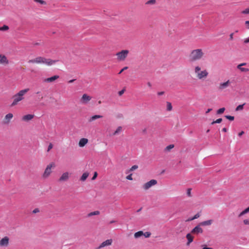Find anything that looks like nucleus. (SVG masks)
Listing matches in <instances>:
<instances>
[{
	"label": "nucleus",
	"instance_id": "f257e3e1",
	"mask_svg": "<svg viewBox=\"0 0 249 249\" xmlns=\"http://www.w3.org/2000/svg\"><path fill=\"white\" fill-rule=\"evenodd\" d=\"M204 53L201 49H197L192 50L189 55V61L190 62H194L202 58Z\"/></svg>",
	"mask_w": 249,
	"mask_h": 249
},
{
	"label": "nucleus",
	"instance_id": "f03ea898",
	"mask_svg": "<svg viewBox=\"0 0 249 249\" xmlns=\"http://www.w3.org/2000/svg\"><path fill=\"white\" fill-rule=\"evenodd\" d=\"M29 90V89H25L20 90L18 93L13 96L14 99L13 103L11 105V107H14L18 104V103L24 99L23 96Z\"/></svg>",
	"mask_w": 249,
	"mask_h": 249
},
{
	"label": "nucleus",
	"instance_id": "7ed1b4c3",
	"mask_svg": "<svg viewBox=\"0 0 249 249\" xmlns=\"http://www.w3.org/2000/svg\"><path fill=\"white\" fill-rule=\"evenodd\" d=\"M129 53L127 50H123L121 52H118L116 55L117 56V60L120 61H124L127 57Z\"/></svg>",
	"mask_w": 249,
	"mask_h": 249
},
{
	"label": "nucleus",
	"instance_id": "20e7f679",
	"mask_svg": "<svg viewBox=\"0 0 249 249\" xmlns=\"http://www.w3.org/2000/svg\"><path fill=\"white\" fill-rule=\"evenodd\" d=\"M55 167V164L53 162L50 163V164L48 165L46 167L44 172L43 175V177L44 178H48L52 173L51 169L52 167Z\"/></svg>",
	"mask_w": 249,
	"mask_h": 249
},
{
	"label": "nucleus",
	"instance_id": "39448f33",
	"mask_svg": "<svg viewBox=\"0 0 249 249\" xmlns=\"http://www.w3.org/2000/svg\"><path fill=\"white\" fill-rule=\"evenodd\" d=\"M157 184V181L155 179H151L149 181H148L147 182L144 183L143 185V189L147 190L149 189L150 187H151L152 186L155 185Z\"/></svg>",
	"mask_w": 249,
	"mask_h": 249
},
{
	"label": "nucleus",
	"instance_id": "423d86ee",
	"mask_svg": "<svg viewBox=\"0 0 249 249\" xmlns=\"http://www.w3.org/2000/svg\"><path fill=\"white\" fill-rule=\"evenodd\" d=\"M44 58L43 57L39 56L37 57H36L34 59L29 60L28 61V63H44Z\"/></svg>",
	"mask_w": 249,
	"mask_h": 249
},
{
	"label": "nucleus",
	"instance_id": "0eeeda50",
	"mask_svg": "<svg viewBox=\"0 0 249 249\" xmlns=\"http://www.w3.org/2000/svg\"><path fill=\"white\" fill-rule=\"evenodd\" d=\"M231 83V81L229 80H228L227 81L225 82L220 83L218 87V90L220 91H222L224 89L227 88L230 86Z\"/></svg>",
	"mask_w": 249,
	"mask_h": 249
},
{
	"label": "nucleus",
	"instance_id": "6e6552de",
	"mask_svg": "<svg viewBox=\"0 0 249 249\" xmlns=\"http://www.w3.org/2000/svg\"><path fill=\"white\" fill-rule=\"evenodd\" d=\"M208 75V72L206 70H204L200 71L196 74L197 77L199 79H202L203 78H206Z\"/></svg>",
	"mask_w": 249,
	"mask_h": 249
},
{
	"label": "nucleus",
	"instance_id": "1a4fd4ad",
	"mask_svg": "<svg viewBox=\"0 0 249 249\" xmlns=\"http://www.w3.org/2000/svg\"><path fill=\"white\" fill-rule=\"evenodd\" d=\"M9 238L7 236H5L0 240V247H6L9 245Z\"/></svg>",
	"mask_w": 249,
	"mask_h": 249
},
{
	"label": "nucleus",
	"instance_id": "9d476101",
	"mask_svg": "<svg viewBox=\"0 0 249 249\" xmlns=\"http://www.w3.org/2000/svg\"><path fill=\"white\" fill-rule=\"evenodd\" d=\"M112 240L107 239L102 242L96 249H100L107 246H110L112 244Z\"/></svg>",
	"mask_w": 249,
	"mask_h": 249
},
{
	"label": "nucleus",
	"instance_id": "9b49d317",
	"mask_svg": "<svg viewBox=\"0 0 249 249\" xmlns=\"http://www.w3.org/2000/svg\"><path fill=\"white\" fill-rule=\"evenodd\" d=\"M91 99V97L87 95L84 94L81 99V102L83 104H87Z\"/></svg>",
	"mask_w": 249,
	"mask_h": 249
},
{
	"label": "nucleus",
	"instance_id": "f8f14e48",
	"mask_svg": "<svg viewBox=\"0 0 249 249\" xmlns=\"http://www.w3.org/2000/svg\"><path fill=\"white\" fill-rule=\"evenodd\" d=\"M9 61L6 56L2 54H0V64L3 65H7Z\"/></svg>",
	"mask_w": 249,
	"mask_h": 249
},
{
	"label": "nucleus",
	"instance_id": "ddd939ff",
	"mask_svg": "<svg viewBox=\"0 0 249 249\" xmlns=\"http://www.w3.org/2000/svg\"><path fill=\"white\" fill-rule=\"evenodd\" d=\"M201 225L200 224L195 227L192 231H191V233L193 234H197L198 233H201L203 232L202 229L200 227Z\"/></svg>",
	"mask_w": 249,
	"mask_h": 249
},
{
	"label": "nucleus",
	"instance_id": "4468645a",
	"mask_svg": "<svg viewBox=\"0 0 249 249\" xmlns=\"http://www.w3.org/2000/svg\"><path fill=\"white\" fill-rule=\"evenodd\" d=\"M44 62L43 64H45L48 66H51L54 64L56 63L58 60H52L51 59H47L44 58Z\"/></svg>",
	"mask_w": 249,
	"mask_h": 249
},
{
	"label": "nucleus",
	"instance_id": "2eb2a0df",
	"mask_svg": "<svg viewBox=\"0 0 249 249\" xmlns=\"http://www.w3.org/2000/svg\"><path fill=\"white\" fill-rule=\"evenodd\" d=\"M69 178V173L68 172L64 173L59 179V181H66Z\"/></svg>",
	"mask_w": 249,
	"mask_h": 249
},
{
	"label": "nucleus",
	"instance_id": "dca6fc26",
	"mask_svg": "<svg viewBox=\"0 0 249 249\" xmlns=\"http://www.w3.org/2000/svg\"><path fill=\"white\" fill-rule=\"evenodd\" d=\"M59 78V76L58 75H54L52 77L46 78L44 80V81L45 82L48 83H52L54 82L56 79H58Z\"/></svg>",
	"mask_w": 249,
	"mask_h": 249
},
{
	"label": "nucleus",
	"instance_id": "f3484780",
	"mask_svg": "<svg viewBox=\"0 0 249 249\" xmlns=\"http://www.w3.org/2000/svg\"><path fill=\"white\" fill-rule=\"evenodd\" d=\"M247 65V63H243L241 64H239L237 66V68L240 70L242 72H247L249 71V69L245 68H243L242 66H246Z\"/></svg>",
	"mask_w": 249,
	"mask_h": 249
},
{
	"label": "nucleus",
	"instance_id": "a211bd4d",
	"mask_svg": "<svg viewBox=\"0 0 249 249\" xmlns=\"http://www.w3.org/2000/svg\"><path fill=\"white\" fill-rule=\"evenodd\" d=\"M88 142V140L86 138H82L79 142L80 147H84Z\"/></svg>",
	"mask_w": 249,
	"mask_h": 249
},
{
	"label": "nucleus",
	"instance_id": "6ab92c4d",
	"mask_svg": "<svg viewBox=\"0 0 249 249\" xmlns=\"http://www.w3.org/2000/svg\"><path fill=\"white\" fill-rule=\"evenodd\" d=\"M34 117V115L28 114L23 116L22 120L24 121H29L31 120Z\"/></svg>",
	"mask_w": 249,
	"mask_h": 249
},
{
	"label": "nucleus",
	"instance_id": "aec40b11",
	"mask_svg": "<svg viewBox=\"0 0 249 249\" xmlns=\"http://www.w3.org/2000/svg\"><path fill=\"white\" fill-rule=\"evenodd\" d=\"M13 117V115L12 113H8L5 116V120L6 121L5 122V124H8L9 123L10 120Z\"/></svg>",
	"mask_w": 249,
	"mask_h": 249
},
{
	"label": "nucleus",
	"instance_id": "412c9836",
	"mask_svg": "<svg viewBox=\"0 0 249 249\" xmlns=\"http://www.w3.org/2000/svg\"><path fill=\"white\" fill-rule=\"evenodd\" d=\"M186 238L188 240V242L187 243V245H189L191 242L193 241V237L192 236L191 233H188L186 235Z\"/></svg>",
	"mask_w": 249,
	"mask_h": 249
},
{
	"label": "nucleus",
	"instance_id": "4be33fe9",
	"mask_svg": "<svg viewBox=\"0 0 249 249\" xmlns=\"http://www.w3.org/2000/svg\"><path fill=\"white\" fill-rule=\"evenodd\" d=\"M213 220H209L203 221L200 223V225L201 226H208L211 225L212 224Z\"/></svg>",
	"mask_w": 249,
	"mask_h": 249
},
{
	"label": "nucleus",
	"instance_id": "5701e85b",
	"mask_svg": "<svg viewBox=\"0 0 249 249\" xmlns=\"http://www.w3.org/2000/svg\"><path fill=\"white\" fill-rule=\"evenodd\" d=\"M103 116H101V115H95L93 116H92L89 120V122H91L94 120H95L97 119H100V118H102Z\"/></svg>",
	"mask_w": 249,
	"mask_h": 249
},
{
	"label": "nucleus",
	"instance_id": "b1692460",
	"mask_svg": "<svg viewBox=\"0 0 249 249\" xmlns=\"http://www.w3.org/2000/svg\"><path fill=\"white\" fill-rule=\"evenodd\" d=\"M89 175V174L88 172H85L83 173L80 178V180L82 181H84L85 180H86L87 178L88 177Z\"/></svg>",
	"mask_w": 249,
	"mask_h": 249
},
{
	"label": "nucleus",
	"instance_id": "393cba45",
	"mask_svg": "<svg viewBox=\"0 0 249 249\" xmlns=\"http://www.w3.org/2000/svg\"><path fill=\"white\" fill-rule=\"evenodd\" d=\"M143 234H144V232L142 231H139L135 233L134 237L135 238H138L143 236Z\"/></svg>",
	"mask_w": 249,
	"mask_h": 249
},
{
	"label": "nucleus",
	"instance_id": "a878e982",
	"mask_svg": "<svg viewBox=\"0 0 249 249\" xmlns=\"http://www.w3.org/2000/svg\"><path fill=\"white\" fill-rule=\"evenodd\" d=\"M122 131V127L119 126L117 127V129L113 133V135H117L120 133V132Z\"/></svg>",
	"mask_w": 249,
	"mask_h": 249
},
{
	"label": "nucleus",
	"instance_id": "bb28decb",
	"mask_svg": "<svg viewBox=\"0 0 249 249\" xmlns=\"http://www.w3.org/2000/svg\"><path fill=\"white\" fill-rule=\"evenodd\" d=\"M100 212L99 211H94V212H91L89 213L88 214V217H91L93 215H99L100 214Z\"/></svg>",
	"mask_w": 249,
	"mask_h": 249
},
{
	"label": "nucleus",
	"instance_id": "cd10ccee",
	"mask_svg": "<svg viewBox=\"0 0 249 249\" xmlns=\"http://www.w3.org/2000/svg\"><path fill=\"white\" fill-rule=\"evenodd\" d=\"M245 105V103H244L242 105H240L236 107V108H235V111H240V110H243L244 106Z\"/></svg>",
	"mask_w": 249,
	"mask_h": 249
},
{
	"label": "nucleus",
	"instance_id": "c85d7f7f",
	"mask_svg": "<svg viewBox=\"0 0 249 249\" xmlns=\"http://www.w3.org/2000/svg\"><path fill=\"white\" fill-rule=\"evenodd\" d=\"M167 111H171L172 109V106L170 102H167Z\"/></svg>",
	"mask_w": 249,
	"mask_h": 249
},
{
	"label": "nucleus",
	"instance_id": "c756f323",
	"mask_svg": "<svg viewBox=\"0 0 249 249\" xmlns=\"http://www.w3.org/2000/svg\"><path fill=\"white\" fill-rule=\"evenodd\" d=\"M138 168V166L137 165H134L132 166L128 171H127L126 173L130 172H132V171H134L135 170L137 169Z\"/></svg>",
	"mask_w": 249,
	"mask_h": 249
},
{
	"label": "nucleus",
	"instance_id": "7c9ffc66",
	"mask_svg": "<svg viewBox=\"0 0 249 249\" xmlns=\"http://www.w3.org/2000/svg\"><path fill=\"white\" fill-rule=\"evenodd\" d=\"M201 68L199 66H196L195 67L194 69L195 73L197 74L198 73H199L200 71Z\"/></svg>",
	"mask_w": 249,
	"mask_h": 249
},
{
	"label": "nucleus",
	"instance_id": "2f4dec72",
	"mask_svg": "<svg viewBox=\"0 0 249 249\" xmlns=\"http://www.w3.org/2000/svg\"><path fill=\"white\" fill-rule=\"evenodd\" d=\"M9 27L7 25H4L2 27H0V31H5L9 29Z\"/></svg>",
	"mask_w": 249,
	"mask_h": 249
},
{
	"label": "nucleus",
	"instance_id": "473e14b6",
	"mask_svg": "<svg viewBox=\"0 0 249 249\" xmlns=\"http://www.w3.org/2000/svg\"><path fill=\"white\" fill-rule=\"evenodd\" d=\"M156 0H148L145 4L147 5H153L155 4Z\"/></svg>",
	"mask_w": 249,
	"mask_h": 249
},
{
	"label": "nucleus",
	"instance_id": "72a5a7b5",
	"mask_svg": "<svg viewBox=\"0 0 249 249\" xmlns=\"http://www.w3.org/2000/svg\"><path fill=\"white\" fill-rule=\"evenodd\" d=\"M225 110V108L224 107L221 108L217 111V113L218 114H222L224 112Z\"/></svg>",
	"mask_w": 249,
	"mask_h": 249
},
{
	"label": "nucleus",
	"instance_id": "f704fd0d",
	"mask_svg": "<svg viewBox=\"0 0 249 249\" xmlns=\"http://www.w3.org/2000/svg\"><path fill=\"white\" fill-rule=\"evenodd\" d=\"M174 147V144H170L169 145H168L166 148H165V150L166 151H169L171 149L173 148Z\"/></svg>",
	"mask_w": 249,
	"mask_h": 249
},
{
	"label": "nucleus",
	"instance_id": "c9c22d12",
	"mask_svg": "<svg viewBox=\"0 0 249 249\" xmlns=\"http://www.w3.org/2000/svg\"><path fill=\"white\" fill-rule=\"evenodd\" d=\"M35 2H38L41 4H46V2L43 0H34Z\"/></svg>",
	"mask_w": 249,
	"mask_h": 249
},
{
	"label": "nucleus",
	"instance_id": "e433bc0d",
	"mask_svg": "<svg viewBox=\"0 0 249 249\" xmlns=\"http://www.w3.org/2000/svg\"><path fill=\"white\" fill-rule=\"evenodd\" d=\"M227 119L230 120V121H233L234 119V117L233 116H230V115H226L225 116Z\"/></svg>",
	"mask_w": 249,
	"mask_h": 249
},
{
	"label": "nucleus",
	"instance_id": "4c0bfd02",
	"mask_svg": "<svg viewBox=\"0 0 249 249\" xmlns=\"http://www.w3.org/2000/svg\"><path fill=\"white\" fill-rule=\"evenodd\" d=\"M241 13L243 14H249V7L242 11Z\"/></svg>",
	"mask_w": 249,
	"mask_h": 249
},
{
	"label": "nucleus",
	"instance_id": "58836bf2",
	"mask_svg": "<svg viewBox=\"0 0 249 249\" xmlns=\"http://www.w3.org/2000/svg\"><path fill=\"white\" fill-rule=\"evenodd\" d=\"M151 233L150 232H145L144 233V234H143V236H145V238H148L151 235Z\"/></svg>",
	"mask_w": 249,
	"mask_h": 249
},
{
	"label": "nucleus",
	"instance_id": "ea45409f",
	"mask_svg": "<svg viewBox=\"0 0 249 249\" xmlns=\"http://www.w3.org/2000/svg\"><path fill=\"white\" fill-rule=\"evenodd\" d=\"M200 216V214L197 213L196 214H195L193 217H192V219H196L198 218Z\"/></svg>",
	"mask_w": 249,
	"mask_h": 249
},
{
	"label": "nucleus",
	"instance_id": "a19ab883",
	"mask_svg": "<svg viewBox=\"0 0 249 249\" xmlns=\"http://www.w3.org/2000/svg\"><path fill=\"white\" fill-rule=\"evenodd\" d=\"M191 189L189 188L187 189V195L188 196H191Z\"/></svg>",
	"mask_w": 249,
	"mask_h": 249
},
{
	"label": "nucleus",
	"instance_id": "79ce46f5",
	"mask_svg": "<svg viewBox=\"0 0 249 249\" xmlns=\"http://www.w3.org/2000/svg\"><path fill=\"white\" fill-rule=\"evenodd\" d=\"M132 174H130V175H128V176L126 177V178L127 179H128V180H133V178H132Z\"/></svg>",
	"mask_w": 249,
	"mask_h": 249
},
{
	"label": "nucleus",
	"instance_id": "37998d69",
	"mask_svg": "<svg viewBox=\"0 0 249 249\" xmlns=\"http://www.w3.org/2000/svg\"><path fill=\"white\" fill-rule=\"evenodd\" d=\"M53 147V144L50 143L48 146L47 152H49L51 149H52Z\"/></svg>",
	"mask_w": 249,
	"mask_h": 249
},
{
	"label": "nucleus",
	"instance_id": "c03bdc74",
	"mask_svg": "<svg viewBox=\"0 0 249 249\" xmlns=\"http://www.w3.org/2000/svg\"><path fill=\"white\" fill-rule=\"evenodd\" d=\"M125 91V89H123L122 90H121V91H120L119 92H118V94L119 96H121L124 93V92Z\"/></svg>",
	"mask_w": 249,
	"mask_h": 249
},
{
	"label": "nucleus",
	"instance_id": "a18cd8bd",
	"mask_svg": "<svg viewBox=\"0 0 249 249\" xmlns=\"http://www.w3.org/2000/svg\"><path fill=\"white\" fill-rule=\"evenodd\" d=\"M39 212V210L38 208H36L33 211V213H36Z\"/></svg>",
	"mask_w": 249,
	"mask_h": 249
},
{
	"label": "nucleus",
	"instance_id": "49530a36",
	"mask_svg": "<svg viewBox=\"0 0 249 249\" xmlns=\"http://www.w3.org/2000/svg\"><path fill=\"white\" fill-rule=\"evenodd\" d=\"M97 172H94V175L92 178V180H94L97 177Z\"/></svg>",
	"mask_w": 249,
	"mask_h": 249
},
{
	"label": "nucleus",
	"instance_id": "de8ad7c7",
	"mask_svg": "<svg viewBox=\"0 0 249 249\" xmlns=\"http://www.w3.org/2000/svg\"><path fill=\"white\" fill-rule=\"evenodd\" d=\"M222 121V119L221 118H219V119H217L216 121H215V122H216V123L219 124V123H221Z\"/></svg>",
	"mask_w": 249,
	"mask_h": 249
},
{
	"label": "nucleus",
	"instance_id": "09e8293b",
	"mask_svg": "<svg viewBox=\"0 0 249 249\" xmlns=\"http://www.w3.org/2000/svg\"><path fill=\"white\" fill-rule=\"evenodd\" d=\"M246 213H247L245 211V210H244L239 214V217H241L242 215L245 214Z\"/></svg>",
	"mask_w": 249,
	"mask_h": 249
},
{
	"label": "nucleus",
	"instance_id": "8fccbe9b",
	"mask_svg": "<svg viewBox=\"0 0 249 249\" xmlns=\"http://www.w3.org/2000/svg\"><path fill=\"white\" fill-rule=\"evenodd\" d=\"M128 69V67H124L123 69H122L119 72V74H121L123 71H124V70H126Z\"/></svg>",
	"mask_w": 249,
	"mask_h": 249
},
{
	"label": "nucleus",
	"instance_id": "3c124183",
	"mask_svg": "<svg viewBox=\"0 0 249 249\" xmlns=\"http://www.w3.org/2000/svg\"><path fill=\"white\" fill-rule=\"evenodd\" d=\"M244 223L245 225H249V219H245L244 221Z\"/></svg>",
	"mask_w": 249,
	"mask_h": 249
},
{
	"label": "nucleus",
	"instance_id": "603ef678",
	"mask_svg": "<svg viewBox=\"0 0 249 249\" xmlns=\"http://www.w3.org/2000/svg\"><path fill=\"white\" fill-rule=\"evenodd\" d=\"M245 25H246V26H247V28L248 29H249V20H248V21H245Z\"/></svg>",
	"mask_w": 249,
	"mask_h": 249
},
{
	"label": "nucleus",
	"instance_id": "864d4df0",
	"mask_svg": "<svg viewBox=\"0 0 249 249\" xmlns=\"http://www.w3.org/2000/svg\"><path fill=\"white\" fill-rule=\"evenodd\" d=\"M244 43L246 44L249 43V37L244 39Z\"/></svg>",
	"mask_w": 249,
	"mask_h": 249
},
{
	"label": "nucleus",
	"instance_id": "5fc2aeb1",
	"mask_svg": "<svg viewBox=\"0 0 249 249\" xmlns=\"http://www.w3.org/2000/svg\"><path fill=\"white\" fill-rule=\"evenodd\" d=\"M233 33H231L230 35V39L231 40H232L233 39Z\"/></svg>",
	"mask_w": 249,
	"mask_h": 249
},
{
	"label": "nucleus",
	"instance_id": "6e6d98bb",
	"mask_svg": "<svg viewBox=\"0 0 249 249\" xmlns=\"http://www.w3.org/2000/svg\"><path fill=\"white\" fill-rule=\"evenodd\" d=\"M164 91H160V92H158V95H162L164 94Z\"/></svg>",
	"mask_w": 249,
	"mask_h": 249
},
{
	"label": "nucleus",
	"instance_id": "4d7b16f0",
	"mask_svg": "<svg viewBox=\"0 0 249 249\" xmlns=\"http://www.w3.org/2000/svg\"><path fill=\"white\" fill-rule=\"evenodd\" d=\"M244 133V131H241L240 132L239 134H238V136H241Z\"/></svg>",
	"mask_w": 249,
	"mask_h": 249
},
{
	"label": "nucleus",
	"instance_id": "13d9d810",
	"mask_svg": "<svg viewBox=\"0 0 249 249\" xmlns=\"http://www.w3.org/2000/svg\"><path fill=\"white\" fill-rule=\"evenodd\" d=\"M246 212V213H248L249 212V207L246 209L244 210Z\"/></svg>",
	"mask_w": 249,
	"mask_h": 249
},
{
	"label": "nucleus",
	"instance_id": "bf43d9fd",
	"mask_svg": "<svg viewBox=\"0 0 249 249\" xmlns=\"http://www.w3.org/2000/svg\"><path fill=\"white\" fill-rule=\"evenodd\" d=\"M222 131L224 132H226L227 131V129L226 128H223L222 130Z\"/></svg>",
	"mask_w": 249,
	"mask_h": 249
},
{
	"label": "nucleus",
	"instance_id": "052dcab7",
	"mask_svg": "<svg viewBox=\"0 0 249 249\" xmlns=\"http://www.w3.org/2000/svg\"><path fill=\"white\" fill-rule=\"evenodd\" d=\"M147 84L149 87H150V88L151 87L152 85L150 82H147Z\"/></svg>",
	"mask_w": 249,
	"mask_h": 249
},
{
	"label": "nucleus",
	"instance_id": "680f3d73",
	"mask_svg": "<svg viewBox=\"0 0 249 249\" xmlns=\"http://www.w3.org/2000/svg\"><path fill=\"white\" fill-rule=\"evenodd\" d=\"M75 80V79H72V80H71L70 81H68V83H71L72 82H73Z\"/></svg>",
	"mask_w": 249,
	"mask_h": 249
},
{
	"label": "nucleus",
	"instance_id": "e2e57ef3",
	"mask_svg": "<svg viewBox=\"0 0 249 249\" xmlns=\"http://www.w3.org/2000/svg\"><path fill=\"white\" fill-rule=\"evenodd\" d=\"M212 110V108H209L208 109V110H207V111L206 112V113H208L209 112H210L211 110Z\"/></svg>",
	"mask_w": 249,
	"mask_h": 249
},
{
	"label": "nucleus",
	"instance_id": "0e129e2a",
	"mask_svg": "<svg viewBox=\"0 0 249 249\" xmlns=\"http://www.w3.org/2000/svg\"><path fill=\"white\" fill-rule=\"evenodd\" d=\"M202 249H213V248L209 247H204Z\"/></svg>",
	"mask_w": 249,
	"mask_h": 249
},
{
	"label": "nucleus",
	"instance_id": "69168bd1",
	"mask_svg": "<svg viewBox=\"0 0 249 249\" xmlns=\"http://www.w3.org/2000/svg\"><path fill=\"white\" fill-rule=\"evenodd\" d=\"M115 222H116V221L112 220V221H110L109 224H112V223H115Z\"/></svg>",
	"mask_w": 249,
	"mask_h": 249
},
{
	"label": "nucleus",
	"instance_id": "338daca9",
	"mask_svg": "<svg viewBox=\"0 0 249 249\" xmlns=\"http://www.w3.org/2000/svg\"><path fill=\"white\" fill-rule=\"evenodd\" d=\"M142 132H143V133H146V128H144V129L142 130Z\"/></svg>",
	"mask_w": 249,
	"mask_h": 249
},
{
	"label": "nucleus",
	"instance_id": "774afa93",
	"mask_svg": "<svg viewBox=\"0 0 249 249\" xmlns=\"http://www.w3.org/2000/svg\"><path fill=\"white\" fill-rule=\"evenodd\" d=\"M142 208H141L140 209H139V210H138L137 211V212H138H138H140L142 210Z\"/></svg>",
	"mask_w": 249,
	"mask_h": 249
}]
</instances>
